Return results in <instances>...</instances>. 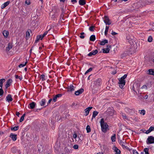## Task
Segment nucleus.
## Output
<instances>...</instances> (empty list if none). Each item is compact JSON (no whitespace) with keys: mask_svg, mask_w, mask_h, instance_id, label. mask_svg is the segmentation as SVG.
I'll return each mask as SVG.
<instances>
[{"mask_svg":"<svg viewBox=\"0 0 154 154\" xmlns=\"http://www.w3.org/2000/svg\"><path fill=\"white\" fill-rule=\"evenodd\" d=\"M100 123L102 132L106 133L109 129L108 125L106 122H104V119L103 118L101 119Z\"/></svg>","mask_w":154,"mask_h":154,"instance_id":"1","label":"nucleus"},{"mask_svg":"<svg viewBox=\"0 0 154 154\" xmlns=\"http://www.w3.org/2000/svg\"><path fill=\"white\" fill-rule=\"evenodd\" d=\"M147 5L145 0H140L138 2L135 3L134 5L137 8H138Z\"/></svg>","mask_w":154,"mask_h":154,"instance_id":"2","label":"nucleus"},{"mask_svg":"<svg viewBox=\"0 0 154 154\" xmlns=\"http://www.w3.org/2000/svg\"><path fill=\"white\" fill-rule=\"evenodd\" d=\"M126 39L127 41L132 45L134 44V43H135L134 41V38L132 36H130V35H127L126 37Z\"/></svg>","mask_w":154,"mask_h":154,"instance_id":"3","label":"nucleus"},{"mask_svg":"<svg viewBox=\"0 0 154 154\" xmlns=\"http://www.w3.org/2000/svg\"><path fill=\"white\" fill-rule=\"evenodd\" d=\"M147 144L154 143V137L152 136H149L148 137L146 141Z\"/></svg>","mask_w":154,"mask_h":154,"instance_id":"4","label":"nucleus"},{"mask_svg":"<svg viewBox=\"0 0 154 154\" xmlns=\"http://www.w3.org/2000/svg\"><path fill=\"white\" fill-rule=\"evenodd\" d=\"M13 82L12 80L11 79H9L7 80L6 83L5 85V91H7V89L11 85Z\"/></svg>","mask_w":154,"mask_h":154,"instance_id":"5","label":"nucleus"},{"mask_svg":"<svg viewBox=\"0 0 154 154\" xmlns=\"http://www.w3.org/2000/svg\"><path fill=\"white\" fill-rule=\"evenodd\" d=\"M104 21L106 25H109L111 23V21H110L109 18L107 16H104Z\"/></svg>","mask_w":154,"mask_h":154,"instance_id":"6","label":"nucleus"},{"mask_svg":"<svg viewBox=\"0 0 154 154\" xmlns=\"http://www.w3.org/2000/svg\"><path fill=\"white\" fill-rule=\"evenodd\" d=\"M119 87L121 88H122L124 85H125V80L121 78L119 80Z\"/></svg>","mask_w":154,"mask_h":154,"instance_id":"7","label":"nucleus"},{"mask_svg":"<svg viewBox=\"0 0 154 154\" xmlns=\"http://www.w3.org/2000/svg\"><path fill=\"white\" fill-rule=\"evenodd\" d=\"M75 88L71 84L69 86H68V91L72 93V92L75 91Z\"/></svg>","mask_w":154,"mask_h":154,"instance_id":"8","label":"nucleus"},{"mask_svg":"<svg viewBox=\"0 0 154 154\" xmlns=\"http://www.w3.org/2000/svg\"><path fill=\"white\" fill-rule=\"evenodd\" d=\"M101 78H98L94 81V84L97 85H100L101 84Z\"/></svg>","mask_w":154,"mask_h":154,"instance_id":"9","label":"nucleus"},{"mask_svg":"<svg viewBox=\"0 0 154 154\" xmlns=\"http://www.w3.org/2000/svg\"><path fill=\"white\" fill-rule=\"evenodd\" d=\"M84 91V90L83 88H81L77 91H75V94L77 96H78L80 94H82Z\"/></svg>","mask_w":154,"mask_h":154,"instance_id":"10","label":"nucleus"},{"mask_svg":"<svg viewBox=\"0 0 154 154\" xmlns=\"http://www.w3.org/2000/svg\"><path fill=\"white\" fill-rule=\"evenodd\" d=\"M112 149L114 150V152H115V154H120L121 153L120 150L118 149L116 146H114L112 148Z\"/></svg>","mask_w":154,"mask_h":154,"instance_id":"11","label":"nucleus"},{"mask_svg":"<svg viewBox=\"0 0 154 154\" xmlns=\"http://www.w3.org/2000/svg\"><path fill=\"white\" fill-rule=\"evenodd\" d=\"M107 48H103L102 49L103 52V53H107L109 52L110 49L109 48H111V45H108L107 46Z\"/></svg>","mask_w":154,"mask_h":154,"instance_id":"12","label":"nucleus"},{"mask_svg":"<svg viewBox=\"0 0 154 154\" xmlns=\"http://www.w3.org/2000/svg\"><path fill=\"white\" fill-rule=\"evenodd\" d=\"M98 51L97 50H93L91 52H90L88 55L89 56H91L92 55H94L98 53Z\"/></svg>","mask_w":154,"mask_h":154,"instance_id":"13","label":"nucleus"},{"mask_svg":"<svg viewBox=\"0 0 154 154\" xmlns=\"http://www.w3.org/2000/svg\"><path fill=\"white\" fill-rule=\"evenodd\" d=\"M36 105V104L35 102H32L29 104V106H28V107L29 109H33L35 107Z\"/></svg>","mask_w":154,"mask_h":154,"instance_id":"14","label":"nucleus"},{"mask_svg":"<svg viewBox=\"0 0 154 154\" xmlns=\"http://www.w3.org/2000/svg\"><path fill=\"white\" fill-rule=\"evenodd\" d=\"M62 96V95L61 94H58L55 95L53 98V101L55 102L57 101V98L60 97Z\"/></svg>","mask_w":154,"mask_h":154,"instance_id":"15","label":"nucleus"},{"mask_svg":"<svg viewBox=\"0 0 154 154\" xmlns=\"http://www.w3.org/2000/svg\"><path fill=\"white\" fill-rule=\"evenodd\" d=\"M10 137L12 138V140L14 141L16 140L17 139V135L13 134V133L10 134Z\"/></svg>","mask_w":154,"mask_h":154,"instance_id":"16","label":"nucleus"},{"mask_svg":"<svg viewBox=\"0 0 154 154\" xmlns=\"http://www.w3.org/2000/svg\"><path fill=\"white\" fill-rule=\"evenodd\" d=\"M147 73L154 76V69H150L147 71Z\"/></svg>","mask_w":154,"mask_h":154,"instance_id":"17","label":"nucleus"},{"mask_svg":"<svg viewBox=\"0 0 154 154\" xmlns=\"http://www.w3.org/2000/svg\"><path fill=\"white\" fill-rule=\"evenodd\" d=\"M10 1H8L7 2L4 3L2 5L1 8L2 9H4L10 3Z\"/></svg>","mask_w":154,"mask_h":154,"instance_id":"18","label":"nucleus"},{"mask_svg":"<svg viewBox=\"0 0 154 154\" xmlns=\"http://www.w3.org/2000/svg\"><path fill=\"white\" fill-rule=\"evenodd\" d=\"M6 101L8 102L11 101L13 100V99L11 97V95L10 94H8L6 97Z\"/></svg>","mask_w":154,"mask_h":154,"instance_id":"19","label":"nucleus"},{"mask_svg":"<svg viewBox=\"0 0 154 154\" xmlns=\"http://www.w3.org/2000/svg\"><path fill=\"white\" fill-rule=\"evenodd\" d=\"M92 108V107H88L85 109V112L86 113L85 116H87L88 115L91 109Z\"/></svg>","mask_w":154,"mask_h":154,"instance_id":"20","label":"nucleus"},{"mask_svg":"<svg viewBox=\"0 0 154 154\" xmlns=\"http://www.w3.org/2000/svg\"><path fill=\"white\" fill-rule=\"evenodd\" d=\"M12 48V45L11 44L9 43L8 45V46L6 48V51H8Z\"/></svg>","mask_w":154,"mask_h":154,"instance_id":"21","label":"nucleus"},{"mask_svg":"<svg viewBox=\"0 0 154 154\" xmlns=\"http://www.w3.org/2000/svg\"><path fill=\"white\" fill-rule=\"evenodd\" d=\"M98 112L96 111H94L93 112V113L92 117L91 119V120H92L93 118H94L97 115Z\"/></svg>","mask_w":154,"mask_h":154,"instance_id":"22","label":"nucleus"},{"mask_svg":"<svg viewBox=\"0 0 154 154\" xmlns=\"http://www.w3.org/2000/svg\"><path fill=\"white\" fill-rule=\"evenodd\" d=\"M121 114L122 117L123 119L124 120H128V116H126V115L125 114H124L123 113H121Z\"/></svg>","mask_w":154,"mask_h":154,"instance_id":"23","label":"nucleus"},{"mask_svg":"<svg viewBox=\"0 0 154 154\" xmlns=\"http://www.w3.org/2000/svg\"><path fill=\"white\" fill-rule=\"evenodd\" d=\"M108 43V40L106 39H104L100 42V44L101 45H104L105 44L107 43Z\"/></svg>","mask_w":154,"mask_h":154,"instance_id":"24","label":"nucleus"},{"mask_svg":"<svg viewBox=\"0 0 154 154\" xmlns=\"http://www.w3.org/2000/svg\"><path fill=\"white\" fill-rule=\"evenodd\" d=\"M95 36L94 35H91L90 38V40L92 42L94 41L95 40Z\"/></svg>","mask_w":154,"mask_h":154,"instance_id":"25","label":"nucleus"},{"mask_svg":"<svg viewBox=\"0 0 154 154\" xmlns=\"http://www.w3.org/2000/svg\"><path fill=\"white\" fill-rule=\"evenodd\" d=\"M5 80L4 79H0V87L2 88L3 83L5 82Z\"/></svg>","mask_w":154,"mask_h":154,"instance_id":"26","label":"nucleus"},{"mask_svg":"<svg viewBox=\"0 0 154 154\" xmlns=\"http://www.w3.org/2000/svg\"><path fill=\"white\" fill-rule=\"evenodd\" d=\"M79 3L80 5H83L85 4L86 2L85 0H79Z\"/></svg>","mask_w":154,"mask_h":154,"instance_id":"27","label":"nucleus"},{"mask_svg":"<svg viewBox=\"0 0 154 154\" xmlns=\"http://www.w3.org/2000/svg\"><path fill=\"white\" fill-rule=\"evenodd\" d=\"M46 100L45 99H42L40 102V103L41 106H44Z\"/></svg>","mask_w":154,"mask_h":154,"instance_id":"28","label":"nucleus"},{"mask_svg":"<svg viewBox=\"0 0 154 154\" xmlns=\"http://www.w3.org/2000/svg\"><path fill=\"white\" fill-rule=\"evenodd\" d=\"M8 32L7 31L5 30L3 32V34L4 36L5 37L7 38L8 35Z\"/></svg>","mask_w":154,"mask_h":154,"instance_id":"29","label":"nucleus"},{"mask_svg":"<svg viewBox=\"0 0 154 154\" xmlns=\"http://www.w3.org/2000/svg\"><path fill=\"white\" fill-rule=\"evenodd\" d=\"M147 5L150 4L154 2V0H145Z\"/></svg>","mask_w":154,"mask_h":154,"instance_id":"30","label":"nucleus"},{"mask_svg":"<svg viewBox=\"0 0 154 154\" xmlns=\"http://www.w3.org/2000/svg\"><path fill=\"white\" fill-rule=\"evenodd\" d=\"M19 128V126H15L14 127H11V129L12 131H16Z\"/></svg>","mask_w":154,"mask_h":154,"instance_id":"31","label":"nucleus"},{"mask_svg":"<svg viewBox=\"0 0 154 154\" xmlns=\"http://www.w3.org/2000/svg\"><path fill=\"white\" fill-rule=\"evenodd\" d=\"M31 32V31L30 29H28L26 33V36L27 38H29L30 36L29 32Z\"/></svg>","mask_w":154,"mask_h":154,"instance_id":"32","label":"nucleus"},{"mask_svg":"<svg viewBox=\"0 0 154 154\" xmlns=\"http://www.w3.org/2000/svg\"><path fill=\"white\" fill-rule=\"evenodd\" d=\"M109 29V26H106V27L105 30L104 32V34L106 36L107 34V32Z\"/></svg>","mask_w":154,"mask_h":154,"instance_id":"33","label":"nucleus"},{"mask_svg":"<svg viewBox=\"0 0 154 154\" xmlns=\"http://www.w3.org/2000/svg\"><path fill=\"white\" fill-rule=\"evenodd\" d=\"M87 133H88L91 132V129L89 125H88L86 128Z\"/></svg>","mask_w":154,"mask_h":154,"instance_id":"34","label":"nucleus"},{"mask_svg":"<svg viewBox=\"0 0 154 154\" xmlns=\"http://www.w3.org/2000/svg\"><path fill=\"white\" fill-rule=\"evenodd\" d=\"M27 63V61H26L24 63H21L18 66L19 68H21L24 66Z\"/></svg>","mask_w":154,"mask_h":154,"instance_id":"35","label":"nucleus"},{"mask_svg":"<svg viewBox=\"0 0 154 154\" xmlns=\"http://www.w3.org/2000/svg\"><path fill=\"white\" fill-rule=\"evenodd\" d=\"M111 139L112 142H115L116 141V135L114 134L111 137Z\"/></svg>","mask_w":154,"mask_h":154,"instance_id":"36","label":"nucleus"},{"mask_svg":"<svg viewBox=\"0 0 154 154\" xmlns=\"http://www.w3.org/2000/svg\"><path fill=\"white\" fill-rule=\"evenodd\" d=\"M95 26H91L89 28V30L91 32H94L95 29Z\"/></svg>","mask_w":154,"mask_h":154,"instance_id":"37","label":"nucleus"},{"mask_svg":"<svg viewBox=\"0 0 154 154\" xmlns=\"http://www.w3.org/2000/svg\"><path fill=\"white\" fill-rule=\"evenodd\" d=\"M26 115L25 114H24L21 117L20 119V122H22L24 119V118Z\"/></svg>","mask_w":154,"mask_h":154,"instance_id":"38","label":"nucleus"},{"mask_svg":"<svg viewBox=\"0 0 154 154\" xmlns=\"http://www.w3.org/2000/svg\"><path fill=\"white\" fill-rule=\"evenodd\" d=\"M80 37L81 38H82V39H83L85 38V36L84 35L85 34V33L84 32H81V33H80Z\"/></svg>","mask_w":154,"mask_h":154,"instance_id":"39","label":"nucleus"},{"mask_svg":"<svg viewBox=\"0 0 154 154\" xmlns=\"http://www.w3.org/2000/svg\"><path fill=\"white\" fill-rule=\"evenodd\" d=\"M149 149L148 148H145L144 149V152H145V154H149L148 152Z\"/></svg>","mask_w":154,"mask_h":154,"instance_id":"40","label":"nucleus"},{"mask_svg":"<svg viewBox=\"0 0 154 154\" xmlns=\"http://www.w3.org/2000/svg\"><path fill=\"white\" fill-rule=\"evenodd\" d=\"M152 40V38L151 36H149L148 39V41L149 42H151Z\"/></svg>","mask_w":154,"mask_h":154,"instance_id":"41","label":"nucleus"},{"mask_svg":"<svg viewBox=\"0 0 154 154\" xmlns=\"http://www.w3.org/2000/svg\"><path fill=\"white\" fill-rule=\"evenodd\" d=\"M4 93V91L2 89V88H0V96H2Z\"/></svg>","mask_w":154,"mask_h":154,"instance_id":"42","label":"nucleus"},{"mask_svg":"<svg viewBox=\"0 0 154 154\" xmlns=\"http://www.w3.org/2000/svg\"><path fill=\"white\" fill-rule=\"evenodd\" d=\"M139 111H140V114H142L143 115H144L145 114V111L144 109L140 110Z\"/></svg>","mask_w":154,"mask_h":154,"instance_id":"43","label":"nucleus"},{"mask_svg":"<svg viewBox=\"0 0 154 154\" xmlns=\"http://www.w3.org/2000/svg\"><path fill=\"white\" fill-rule=\"evenodd\" d=\"M123 149H129V148L127 146H125V145H124L123 144H122V145H121Z\"/></svg>","mask_w":154,"mask_h":154,"instance_id":"44","label":"nucleus"},{"mask_svg":"<svg viewBox=\"0 0 154 154\" xmlns=\"http://www.w3.org/2000/svg\"><path fill=\"white\" fill-rule=\"evenodd\" d=\"M92 69H93L92 68H90L85 72V74H86L88 72L91 71L92 70Z\"/></svg>","mask_w":154,"mask_h":154,"instance_id":"45","label":"nucleus"},{"mask_svg":"<svg viewBox=\"0 0 154 154\" xmlns=\"http://www.w3.org/2000/svg\"><path fill=\"white\" fill-rule=\"evenodd\" d=\"M45 75L44 74H42L40 76V79H42V81L45 80Z\"/></svg>","mask_w":154,"mask_h":154,"instance_id":"46","label":"nucleus"},{"mask_svg":"<svg viewBox=\"0 0 154 154\" xmlns=\"http://www.w3.org/2000/svg\"><path fill=\"white\" fill-rule=\"evenodd\" d=\"M119 143L120 145H122V144H123L126 143V141H123L122 140H120L119 141Z\"/></svg>","mask_w":154,"mask_h":154,"instance_id":"47","label":"nucleus"},{"mask_svg":"<svg viewBox=\"0 0 154 154\" xmlns=\"http://www.w3.org/2000/svg\"><path fill=\"white\" fill-rule=\"evenodd\" d=\"M125 110L126 112H131L132 110L131 109H130L128 108H125Z\"/></svg>","mask_w":154,"mask_h":154,"instance_id":"48","label":"nucleus"},{"mask_svg":"<svg viewBox=\"0 0 154 154\" xmlns=\"http://www.w3.org/2000/svg\"><path fill=\"white\" fill-rule=\"evenodd\" d=\"M15 77L16 79H20V80H21L22 79V77H21L20 76H19L18 75H15Z\"/></svg>","mask_w":154,"mask_h":154,"instance_id":"49","label":"nucleus"},{"mask_svg":"<svg viewBox=\"0 0 154 154\" xmlns=\"http://www.w3.org/2000/svg\"><path fill=\"white\" fill-rule=\"evenodd\" d=\"M11 151L13 153L16 152V150L15 147H13L11 149Z\"/></svg>","mask_w":154,"mask_h":154,"instance_id":"50","label":"nucleus"},{"mask_svg":"<svg viewBox=\"0 0 154 154\" xmlns=\"http://www.w3.org/2000/svg\"><path fill=\"white\" fill-rule=\"evenodd\" d=\"M48 33V31H46L42 35V38H43L44 37H45V36Z\"/></svg>","mask_w":154,"mask_h":154,"instance_id":"51","label":"nucleus"},{"mask_svg":"<svg viewBox=\"0 0 154 154\" xmlns=\"http://www.w3.org/2000/svg\"><path fill=\"white\" fill-rule=\"evenodd\" d=\"M136 85H137V84H134L133 85V86L132 88L133 90L135 92H136V90H135V88L134 87L136 86Z\"/></svg>","mask_w":154,"mask_h":154,"instance_id":"52","label":"nucleus"},{"mask_svg":"<svg viewBox=\"0 0 154 154\" xmlns=\"http://www.w3.org/2000/svg\"><path fill=\"white\" fill-rule=\"evenodd\" d=\"M149 131L151 132L154 130V127L151 126L149 128Z\"/></svg>","mask_w":154,"mask_h":154,"instance_id":"53","label":"nucleus"},{"mask_svg":"<svg viewBox=\"0 0 154 154\" xmlns=\"http://www.w3.org/2000/svg\"><path fill=\"white\" fill-rule=\"evenodd\" d=\"M37 38L38 39H41V40L42 39V35H38L37 36Z\"/></svg>","mask_w":154,"mask_h":154,"instance_id":"54","label":"nucleus"},{"mask_svg":"<svg viewBox=\"0 0 154 154\" xmlns=\"http://www.w3.org/2000/svg\"><path fill=\"white\" fill-rule=\"evenodd\" d=\"M78 147L79 146L77 145H75L73 146V148L75 149H77L78 148Z\"/></svg>","mask_w":154,"mask_h":154,"instance_id":"55","label":"nucleus"},{"mask_svg":"<svg viewBox=\"0 0 154 154\" xmlns=\"http://www.w3.org/2000/svg\"><path fill=\"white\" fill-rule=\"evenodd\" d=\"M127 76V74H125L121 78L124 80H125V79L126 78Z\"/></svg>","mask_w":154,"mask_h":154,"instance_id":"56","label":"nucleus"},{"mask_svg":"<svg viewBox=\"0 0 154 154\" xmlns=\"http://www.w3.org/2000/svg\"><path fill=\"white\" fill-rule=\"evenodd\" d=\"M64 13H62L60 15V19H63V17H64Z\"/></svg>","mask_w":154,"mask_h":154,"instance_id":"57","label":"nucleus"},{"mask_svg":"<svg viewBox=\"0 0 154 154\" xmlns=\"http://www.w3.org/2000/svg\"><path fill=\"white\" fill-rule=\"evenodd\" d=\"M25 3V4H27L28 5H29L30 4V1L28 0H26Z\"/></svg>","mask_w":154,"mask_h":154,"instance_id":"58","label":"nucleus"},{"mask_svg":"<svg viewBox=\"0 0 154 154\" xmlns=\"http://www.w3.org/2000/svg\"><path fill=\"white\" fill-rule=\"evenodd\" d=\"M111 34L113 35H115L117 34L118 33H116V32H113V31H112V32L111 33Z\"/></svg>","mask_w":154,"mask_h":154,"instance_id":"59","label":"nucleus"},{"mask_svg":"<svg viewBox=\"0 0 154 154\" xmlns=\"http://www.w3.org/2000/svg\"><path fill=\"white\" fill-rule=\"evenodd\" d=\"M77 137V134L76 133L74 134L73 135V137L75 139Z\"/></svg>","mask_w":154,"mask_h":154,"instance_id":"60","label":"nucleus"},{"mask_svg":"<svg viewBox=\"0 0 154 154\" xmlns=\"http://www.w3.org/2000/svg\"><path fill=\"white\" fill-rule=\"evenodd\" d=\"M133 154H139L137 152V151L136 150H133Z\"/></svg>","mask_w":154,"mask_h":154,"instance_id":"61","label":"nucleus"},{"mask_svg":"<svg viewBox=\"0 0 154 154\" xmlns=\"http://www.w3.org/2000/svg\"><path fill=\"white\" fill-rule=\"evenodd\" d=\"M52 99H49L47 103V105L46 106H47L48 104L49 103H50L51 102V101L52 100Z\"/></svg>","mask_w":154,"mask_h":154,"instance_id":"62","label":"nucleus"},{"mask_svg":"<svg viewBox=\"0 0 154 154\" xmlns=\"http://www.w3.org/2000/svg\"><path fill=\"white\" fill-rule=\"evenodd\" d=\"M151 132L149 130V129L148 130H147L146 132V134H148L150 133Z\"/></svg>","mask_w":154,"mask_h":154,"instance_id":"63","label":"nucleus"},{"mask_svg":"<svg viewBox=\"0 0 154 154\" xmlns=\"http://www.w3.org/2000/svg\"><path fill=\"white\" fill-rule=\"evenodd\" d=\"M16 115L17 116H18L19 117V115H20V112H16Z\"/></svg>","mask_w":154,"mask_h":154,"instance_id":"64","label":"nucleus"}]
</instances>
